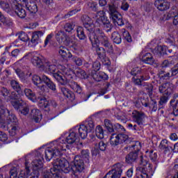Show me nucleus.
<instances>
[{"mask_svg":"<svg viewBox=\"0 0 178 178\" xmlns=\"http://www.w3.org/2000/svg\"><path fill=\"white\" fill-rule=\"evenodd\" d=\"M83 143L77 138L76 132L72 129L69 133L53 141L50 144V147L44 150L45 159L47 162H49L54 156H59L63 151L70 149L72 146L81 147Z\"/></svg>","mask_w":178,"mask_h":178,"instance_id":"nucleus-1","label":"nucleus"},{"mask_svg":"<svg viewBox=\"0 0 178 178\" xmlns=\"http://www.w3.org/2000/svg\"><path fill=\"white\" fill-rule=\"evenodd\" d=\"M89 39L92 44V47L95 49V51L100 59H105V65L111 66V60L106 57L105 49L99 47V44H102L105 48L108 49H112L113 46L109 42L108 37L105 35V33L99 29H96L95 32H92L89 34Z\"/></svg>","mask_w":178,"mask_h":178,"instance_id":"nucleus-2","label":"nucleus"},{"mask_svg":"<svg viewBox=\"0 0 178 178\" xmlns=\"http://www.w3.org/2000/svg\"><path fill=\"white\" fill-rule=\"evenodd\" d=\"M44 67L53 74V77L59 86H67L69 76L73 74V70L63 65H58L56 60L54 61H44Z\"/></svg>","mask_w":178,"mask_h":178,"instance_id":"nucleus-3","label":"nucleus"},{"mask_svg":"<svg viewBox=\"0 0 178 178\" xmlns=\"http://www.w3.org/2000/svg\"><path fill=\"white\" fill-rule=\"evenodd\" d=\"M42 151L41 149L35 153V159L33 160L31 165L33 168V172L31 175L30 169L29 168V162L26 161L25 162V170H21L19 172V177L22 178H38L39 170L42 169V161H44V157H42Z\"/></svg>","mask_w":178,"mask_h":178,"instance_id":"nucleus-4","label":"nucleus"},{"mask_svg":"<svg viewBox=\"0 0 178 178\" xmlns=\"http://www.w3.org/2000/svg\"><path fill=\"white\" fill-rule=\"evenodd\" d=\"M108 13L110 19H112L113 23L116 26H123L124 23L123 19H122V15L118 12V6L116 4H109L108 5Z\"/></svg>","mask_w":178,"mask_h":178,"instance_id":"nucleus-5","label":"nucleus"},{"mask_svg":"<svg viewBox=\"0 0 178 178\" xmlns=\"http://www.w3.org/2000/svg\"><path fill=\"white\" fill-rule=\"evenodd\" d=\"M140 165L141 166L136 168V175L138 178H149L147 172H149L152 176V165L148 163L147 160L142 159Z\"/></svg>","mask_w":178,"mask_h":178,"instance_id":"nucleus-6","label":"nucleus"},{"mask_svg":"<svg viewBox=\"0 0 178 178\" xmlns=\"http://www.w3.org/2000/svg\"><path fill=\"white\" fill-rule=\"evenodd\" d=\"M95 17V26H97V27H101V26H103L104 29H108V31L109 30H112V24H111V22H109V19H108L106 13H105L104 10L97 12Z\"/></svg>","mask_w":178,"mask_h":178,"instance_id":"nucleus-7","label":"nucleus"},{"mask_svg":"<svg viewBox=\"0 0 178 178\" xmlns=\"http://www.w3.org/2000/svg\"><path fill=\"white\" fill-rule=\"evenodd\" d=\"M26 59L31 60L33 66H36V67L44 70V64L45 62H42V60L38 54L35 52L28 53L20 60H26Z\"/></svg>","mask_w":178,"mask_h":178,"instance_id":"nucleus-8","label":"nucleus"},{"mask_svg":"<svg viewBox=\"0 0 178 178\" xmlns=\"http://www.w3.org/2000/svg\"><path fill=\"white\" fill-rule=\"evenodd\" d=\"M52 170H61L64 173H69L72 170L69 161L65 159H56L54 162Z\"/></svg>","mask_w":178,"mask_h":178,"instance_id":"nucleus-9","label":"nucleus"},{"mask_svg":"<svg viewBox=\"0 0 178 178\" xmlns=\"http://www.w3.org/2000/svg\"><path fill=\"white\" fill-rule=\"evenodd\" d=\"M129 142V136L126 134H113L110 138V144L113 147H116L119 144Z\"/></svg>","mask_w":178,"mask_h":178,"instance_id":"nucleus-10","label":"nucleus"},{"mask_svg":"<svg viewBox=\"0 0 178 178\" xmlns=\"http://www.w3.org/2000/svg\"><path fill=\"white\" fill-rule=\"evenodd\" d=\"M10 103L15 109H17V111L19 110L22 115H29V106H27V104H26L23 100H12L10 101Z\"/></svg>","mask_w":178,"mask_h":178,"instance_id":"nucleus-11","label":"nucleus"},{"mask_svg":"<svg viewBox=\"0 0 178 178\" xmlns=\"http://www.w3.org/2000/svg\"><path fill=\"white\" fill-rule=\"evenodd\" d=\"M71 170L73 172H81L84 170V161L81 159L80 156H76L74 161L71 163Z\"/></svg>","mask_w":178,"mask_h":178,"instance_id":"nucleus-12","label":"nucleus"},{"mask_svg":"<svg viewBox=\"0 0 178 178\" xmlns=\"http://www.w3.org/2000/svg\"><path fill=\"white\" fill-rule=\"evenodd\" d=\"M56 39L59 44H63L69 47H73V41L63 31H59L56 34Z\"/></svg>","mask_w":178,"mask_h":178,"instance_id":"nucleus-13","label":"nucleus"},{"mask_svg":"<svg viewBox=\"0 0 178 178\" xmlns=\"http://www.w3.org/2000/svg\"><path fill=\"white\" fill-rule=\"evenodd\" d=\"M12 8L13 12L11 13V15L15 13L21 19H24V17H26V10L22 8V5H20L19 2H14L12 4Z\"/></svg>","mask_w":178,"mask_h":178,"instance_id":"nucleus-14","label":"nucleus"},{"mask_svg":"<svg viewBox=\"0 0 178 178\" xmlns=\"http://www.w3.org/2000/svg\"><path fill=\"white\" fill-rule=\"evenodd\" d=\"M132 118L134 122L138 124V126L143 127L144 126V119H145V114L143 112L134 111L132 113Z\"/></svg>","mask_w":178,"mask_h":178,"instance_id":"nucleus-15","label":"nucleus"},{"mask_svg":"<svg viewBox=\"0 0 178 178\" xmlns=\"http://www.w3.org/2000/svg\"><path fill=\"white\" fill-rule=\"evenodd\" d=\"M81 20L83 23L85 29H87L89 31H90L89 34H91V33H95V30H97V29H99L95 27L94 31H92V27H94V22H92V19H91V18L88 15H83L81 18Z\"/></svg>","mask_w":178,"mask_h":178,"instance_id":"nucleus-16","label":"nucleus"},{"mask_svg":"<svg viewBox=\"0 0 178 178\" xmlns=\"http://www.w3.org/2000/svg\"><path fill=\"white\" fill-rule=\"evenodd\" d=\"M72 130H74L75 134L79 133V136L81 138L84 140V138H87V136L88 134V129L84 124H82L79 126H76L74 128L72 129Z\"/></svg>","mask_w":178,"mask_h":178,"instance_id":"nucleus-17","label":"nucleus"},{"mask_svg":"<svg viewBox=\"0 0 178 178\" xmlns=\"http://www.w3.org/2000/svg\"><path fill=\"white\" fill-rule=\"evenodd\" d=\"M173 90V84L170 83H163L159 87V90L161 94L163 95L169 96L172 94V90Z\"/></svg>","mask_w":178,"mask_h":178,"instance_id":"nucleus-18","label":"nucleus"},{"mask_svg":"<svg viewBox=\"0 0 178 178\" xmlns=\"http://www.w3.org/2000/svg\"><path fill=\"white\" fill-rule=\"evenodd\" d=\"M154 5L158 10L161 12H164V10H168L170 8V3L166 0H157L155 1Z\"/></svg>","mask_w":178,"mask_h":178,"instance_id":"nucleus-19","label":"nucleus"},{"mask_svg":"<svg viewBox=\"0 0 178 178\" xmlns=\"http://www.w3.org/2000/svg\"><path fill=\"white\" fill-rule=\"evenodd\" d=\"M1 95H3L4 98H6L7 99L8 98H10V99H12L11 101H15V100L17 101L18 97L16 92H13L10 93L9 90H8L6 88H1Z\"/></svg>","mask_w":178,"mask_h":178,"instance_id":"nucleus-20","label":"nucleus"},{"mask_svg":"<svg viewBox=\"0 0 178 178\" xmlns=\"http://www.w3.org/2000/svg\"><path fill=\"white\" fill-rule=\"evenodd\" d=\"M32 81L35 86H38L41 91L44 92H48V88L45 86H40L42 83V78L38 76V75H33L32 77Z\"/></svg>","mask_w":178,"mask_h":178,"instance_id":"nucleus-21","label":"nucleus"},{"mask_svg":"<svg viewBox=\"0 0 178 178\" xmlns=\"http://www.w3.org/2000/svg\"><path fill=\"white\" fill-rule=\"evenodd\" d=\"M58 54L63 59H72V58H73L72 53H70L69 49L64 46H60L59 47Z\"/></svg>","mask_w":178,"mask_h":178,"instance_id":"nucleus-22","label":"nucleus"},{"mask_svg":"<svg viewBox=\"0 0 178 178\" xmlns=\"http://www.w3.org/2000/svg\"><path fill=\"white\" fill-rule=\"evenodd\" d=\"M30 115L31 119H33V120L36 123H39V122H41V120L42 119V114L41 113V111L35 108L31 109Z\"/></svg>","mask_w":178,"mask_h":178,"instance_id":"nucleus-23","label":"nucleus"},{"mask_svg":"<svg viewBox=\"0 0 178 178\" xmlns=\"http://www.w3.org/2000/svg\"><path fill=\"white\" fill-rule=\"evenodd\" d=\"M21 2H23V5H25L26 9L31 12V13H36L38 10L37 4L35 2H27V0H21Z\"/></svg>","mask_w":178,"mask_h":178,"instance_id":"nucleus-24","label":"nucleus"},{"mask_svg":"<svg viewBox=\"0 0 178 178\" xmlns=\"http://www.w3.org/2000/svg\"><path fill=\"white\" fill-rule=\"evenodd\" d=\"M141 56L142 62H144V63H146L147 65H154L155 60H154L152 54L150 53L142 52Z\"/></svg>","mask_w":178,"mask_h":178,"instance_id":"nucleus-25","label":"nucleus"},{"mask_svg":"<svg viewBox=\"0 0 178 178\" xmlns=\"http://www.w3.org/2000/svg\"><path fill=\"white\" fill-rule=\"evenodd\" d=\"M42 79L43 83L46 84L49 90H51V91H56V85L52 81H51L49 77L47 76L46 75H42Z\"/></svg>","mask_w":178,"mask_h":178,"instance_id":"nucleus-26","label":"nucleus"},{"mask_svg":"<svg viewBox=\"0 0 178 178\" xmlns=\"http://www.w3.org/2000/svg\"><path fill=\"white\" fill-rule=\"evenodd\" d=\"M159 148H160L161 151H163L165 154L166 152H168V151L173 149L172 146L170 145V143H169V142L166 139H163L161 141Z\"/></svg>","mask_w":178,"mask_h":178,"instance_id":"nucleus-27","label":"nucleus"},{"mask_svg":"<svg viewBox=\"0 0 178 178\" xmlns=\"http://www.w3.org/2000/svg\"><path fill=\"white\" fill-rule=\"evenodd\" d=\"M69 79H72V74L68 77L67 84H68V86H70V87H71V88L75 92H77V94H81V88L80 87V86H79V84H77V83H76L73 81H70Z\"/></svg>","mask_w":178,"mask_h":178,"instance_id":"nucleus-28","label":"nucleus"},{"mask_svg":"<svg viewBox=\"0 0 178 178\" xmlns=\"http://www.w3.org/2000/svg\"><path fill=\"white\" fill-rule=\"evenodd\" d=\"M91 76H92L95 81H101V80H106L107 77V75L106 74H105V72H99L98 71L92 72Z\"/></svg>","mask_w":178,"mask_h":178,"instance_id":"nucleus-29","label":"nucleus"},{"mask_svg":"<svg viewBox=\"0 0 178 178\" xmlns=\"http://www.w3.org/2000/svg\"><path fill=\"white\" fill-rule=\"evenodd\" d=\"M167 49L168 47L166 46H157L153 50V54L154 55H157L158 56H161V55H165V54H168Z\"/></svg>","mask_w":178,"mask_h":178,"instance_id":"nucleus-30","label":"nucleus"},{"mask_svg":"<svg viewBox=\"0 0 178 178\" xmlns=\"http://www.w3.org/2000/svg\"><path fill=\"white\" fill-rule=\"evenodd\" d=\"M44 35V32L41 31H35L33 33L32 35V38H31V42L33 44V45H37L38 44V40L41 38Z\"/></svg>","mask_w":178,"mask_h":178,"instance_id":"nucleus-31","label":"nucleus"},{"mask_svg":"<svg viewBox=\"0 0 178 178\" xmlns=\"http://www.w3.org/2000/svg\"><path fill=\"white\" fill-rule=\"evenodd\" d=\"M38 102V106L42 109H47L49 106V102L44 97H37L36 102Z\"/></svg>","mask_w":178,"mask_h":178,"instance_id":"nucleus-32","label":"nucleus"},{"mask_svg":"<svg viewBox=\"0 0 178 178\" xmlns=\"http://www.w3.org/2000/svg\"><path fill=\"white\" fill-rule=\"evenodd\" d=\"M15 73H17L18 77H19V79L22 81L25 80L26 79H29V77L31 76V72H24L20 69H17L15 70Z\"/></svg>","mask_w":178,"mask_h":178,"instance_id":"nucleus-33","label":"nucleus"},{"mask_svg":"<svg viewBox=\"0 0 178 178\" xmlns=\"http://www.w3.org/2000/svg\"><path fill=\"white\" fill-rule=\"evenodd\" d=\"M24 94L26 97L32 102H37V96H35V93L33 92V91L30 89H25Z\"/></svg>","mask_w":178,"mask_h":178,"instance_id":"nucleus-34","label":"nucleus"},{"mask_svg":"<svg viewBox=\"0 0 178 178\" xmlns=\"http://www.w3.org/2000/svg\"><path fill=\"white\" fill-rule=\"evenodd\" d=\"M138 156L137 152H131L126 156V162L127 163H133V162H136Z\"/></svg>","mask_w":178,"mask_h":178,"instance_id":"nucleus-35","label":"nucleus"},{"mask_svg":"<svg viewBox=\"0 0 178 178\" xmlns=\"http://www.w3.org/2000/svg\"><path fill=\"white\" fill-rule=\"evenodd\" d=\"M83 125L86 126V129H88L89 133H91L92 130H94V128L95 127V124L94 123V121L91 118L88 119L85 122V124H83Z\"/></svg>","mask_w":178,"mask_h":178,"instance_id":"nucleus-36","label":"nucleus"},{"mask_svg":"<svg viewBox=\"0 0 178 178\" xmlns=\"http://www.w3.org/2000/svg\"><path fill=\"white\" fill-rule=\"evenodd\" d=\"M0 5L3 10H4L7 13H10V15H12V12H13V8L11 6H9V3H8L6 1H2L0 3Z\"/></svg>","mask_w":178,"mask_h":178,"instance_id":"nucleus-37","label":"nucleus"},{"mask_svg":"<svg viewBox=\"0 0 178 178\" xmlns=\"http://www.w3.org/2000/svg\"><path fill=\"white\" fill-rule=\"evenodd\" d=\"M95 134L97 138L102 140L104 138V129L100 125L97 126L95 129Z\"/></svg>","mask_w":178,"mask_h":178,"instance_id":"nucleus-38","label":"nucleus"},{"mask_svg":"<svg viewBox=\"0 0 178 178\" xmlns=\"http://www.w3.org/2000/svg\"><path fill=\"white\" fill-rule=\"evenodd\" d=\"M111 38L115 44H120L122 42V38L119 32H113L111 35Z\"/></svg>","mask_w":178,"mask_h":178,"instance_id":"nucleus-39","label":"nucleus"},{"mask_svg":"<svg viewBox=\"0 0 178 178\" xmlns=\"http://www.w3.org/2000/svg\"><path fill=\"white\" fill-rule=\"evenodd\" d=\"M77 37L79 40H86V35L84 34V29L81 26H78L76 29Z\"/></svg>","mask_w":178,"mask_h":178,"instance_id":"nucleus-40","label":"nucleus"},{"mask_svg":"<svg viewBox=\"0 0 178 178\" xmlns=\"http://www.w3.org/2000/svg\"><path fill=\"white\" fill-rule=\"evenodd\" d=\"M11 87L17 91V92H20L22 88L20 87V84H19V82L15 80H12L10 81Z\"/></svg>","mask_w":178,"mask_h":178,"instance_id":"nucleus-41","label":"nucleus"},{"mask_svg":"<svg viewBox=\"0 0 178 178\" xmlns=\"http://www.w3.org/2000/svg\"><path fill=\"white\" fill-rule=\"evenodd\" d=\"M104 126L106 129H107L108 131L110 133H113V125H112V122L109 120H104Z\"/></svg>","mask_w":178,"mask_h":178,"instance_id":"nucleus-42","label":"nucleus"},{"mask_svg":"<svg viewBox=\"0 0 178 178\" xmlns=\"http://www.w3.org/2000/svg\"><path fill=\"white\" fill-rule=\"evenodd\" d=\"M54 168H51L48 171H44L43 173V177L44 178H54V172H56V170H53Z\"/></svg>","mask_w":178,"mask_h":178,"instance_id":"nucleus-43","label":"nucleus"},{"mask_svg":"<svg viewBox=\"0 0 178 178\" xmlns=\"http://www.w3.org/2000/svg\"><path fill=\"white\" fill-rule=\"evenodd\" d=\"M122 35H123L124 40H126V41H127V42H131V41H133V40L131 39V36L130 35V33H129V31L123 29L122 30Z\"/></svg>","mask_w":178,"mask_h":178,"instance_id":"nucleus-44","label":"nucleus"},{"mask_svg":"<svg viewBox=\"0 0 178 178\" xmlns=\"http://www.w3.org/2000/svg\"><path fill=\"white\" fill-rule=\"evenodd\" d=\"M149 79V76H147L146 78H144V76H141L140 79L134 77V81L135 84H137V86L141 85V81H144V80H148Z\"/></svg>","mask_w":178,"mask_h":178,"instance_id":"nucleus-45","label":"nucleus"},{"mask_svg":"<svg viewBox=\"0 0 178 178\" xmlns=\"http://www.w3.org/2000/svg\"><path fill=\"white\" fill-rule=\"evenodd\" d=\"M72 60L75 63L77 66H81L83 65V59L79 57H72Z\"/></svg>","mask_w":178,"mask_h":178,"instance_id":"nucleus-46","label":"nucleus"},{"mask_svg":"<svg viewBox=\"0 0 178 178\" xmlns=\"http://www.w3.org/2000/svg\"><path fill=\"white\" fill-rule=\"evenodd\" d=\"M101 69V64L98 61H95L92 65V72H98Z\"/></svg>","mask_w":178,"mask_h":178,"instance_id":"nucleus-47","label":"nucleus"},{"mask_svg":"<svg viewBox=\"0 0 178 178\" xmlns=\"http://www.w3.org/2000/svg\"><path fill=\"white\" fill-rule=\"evenodd\" d=\"M159 77H160L161 80H168L169 79V77H170V73L166 72V73L163 74V72L161 71V72H160V74H159Z\"/></svg>","mask_w":178,"mask_h":178,"instance_id":"nucleus-48","label":"nucleus"},{"mask_svg":"<svg viewBox=\"0 0 178 178\" xmlns=\"http://www.w3.org/2000/svg\"><path fill=\"white\" fill-rule=\"evenodd\" d=\"M19 38L21 41H24V42H26V41H29V35H27L24 32L19 33Z\"/></svg>","mask_w":178,"mask_h":178,"instance_id":"nucleus-49","label":"nucleus"},{"mask_svg":"<svg viewBox=\"0 0 178 178\" xmlns=\"http://www.w3.org/2000/svg\"><path fill=\"white\" fill-rule=\"evenodd\" d=\"M64 29L67 33H72L74 29V26H73L72 24L67 23L65 25Z\"/></svg>","mask_w":178,"mask_h":178,"instance_id":"nucleus-50","label":"nucleus"},{"mask_svg":"<svg viewBox=\"0 0 178 178\" xmlns=\"http://www.w3.org/2000/svg\"><path fill=\"white\" fill-rule=\"evenodd\" d=\"M61 91L63 95H65V97H67V98H69V97H70V90H69V89L63 87L61 88Z\"/></svg>","mask_w":178,"mask_h":178,"instance_id":"nucleus-51","label":"nucleus"},{"mask_svg":"<svg viewBox=\"0 0 178 178\" xmlns=\"http://www.w3.org/2000/svg\"><path fill=\"white\" fill-rule=\"evenodd\" d=\"M149 156L152 161H155L158 156V154H156V152H154V151L152 150L149 152Z\"/></svg>","mask_w":178,"mask_h":178,"instance_id":"nucleus-52","label":"nucleus"},{"mask_svg":"<svg viewBox=\"0 0 178 178\" xmlns=\"http://www.w3.org/2000/svg\"><path fill=\"white\" fill-rule=\"evenodd\" d=\"M6 140H8V135L2 131H0V141H3V143H5Z\"/></svg>","mask_w":178,"mask_h":178,"instance_id":"nucleus-53","label":"nucleus"},{"mask_svg":"<svg viewBox=\"0 0 178 178\" xmlns=\"http://www.w3.org/2000/svg\"><path fill=\"white\" fill-rule=\"evenodd\" d=\"M78 76L79 77H80V79H87V77H88L87 76V74L86 73V71L84 70L79 71L78 73Z\"/></svg>","mask_w":178,"mask_h":178,"instance_id":"nucleus-54","label":"nucleus"},{"mask_svg":"<svg viewBox=\"0 0 178 178\" xmlns=\"http://www.w3.org/2000/svg\"><path fill=\"white\" fill-rule=\"evenodd\" d=\"M52 37H54L53 34H49L47 36L45 41H44V47H47L48 44H49L51 40H52Z\"/></svg>","mask_w":178,"mask_h":178,"instance_id":"nucleus-55","label":"nucleus"},{"mask_svg":"<svg viewBox=\"0 0 178 178\" xmlns=\"http://www.w3.org/2000/svg\"><path fill=\"white\" fill-rule=\"evenodd\" d=\"M98 145L100 151H105V149H106V144H105L104 142L100 141Z\"/></svg>","mask_w":178,"mask_h":178,"instance_id":"nucleus-56","label":"nucleus"},{"mask_svg":"<svg viewBox=\"0 0 178 178\" xmlns=\"http://www.w3.org/2000/svg\"><path fill=\"white\" fill-rule=\"evenodd\" d=\"M88 8L92 9V10H97V4L95 2H90L88 3Z\"/></svg>","mask_w":178,"mask_h":178,"instance_id":"nucleus-57","label":"nucleus"},{"mask_svg":"<svg viewBox=\"0 0 178 178\" xmlns=\"http://www.w3.org/2000/svg\"><path fill=\"white\" fill-rule=\"evenodd\" d=\"M131 73L133 76H137V74H140V73H141V70H140V68H134L131 71Z\"/></svg>","mask_w":178,"mask_h":178,"instance_id":"nucleus-58","label":"nucleus"},{"mask_svg":"<svg viewBox=\"0 0 178 178\" xmlns=\"http://www.w3.org/2000/svg\"><path fill=\"white\" fill-rule=\"evenodd\" d=\"M61 170H56V172H53V177L54 178H62V175H60Z\"/></svg>","mask_w":178,"mask_h":178,"instance_id":"nucleus-59","label":"nucleus"},{"mask_svg":"<svg viewBox=\"0 0 178 178\" xmlns=\"http://www.w3.org/2000/svg\"><path fill=\"white\" fill-rule=\"evenodd\" d=\"M178 104V93L174 95V98L170 101V105L172 106L173 104Z\"/></svg>","mask_w":178,"mask_h":178,"instance_id":"nucleus-60","label":"nucleus"},{"mask_svg":"<svg viewBox=\"0 0 178 178\" xmlns=\"http://www.w3.org/2000/svg\"><path fill=\"white\" fill-rule=\"evenodd\" d=\"M166 102H168V97L166 96L161 97L159 102L160 105H165Z\"/></svg>","mask_w":178,"mask_h":178,"instance_id":"nucleus-61","label":"nucleus"},{"mask_svg":"<svg viewBox=\"0 0 178 178\" xmlns=\"http://www.w3.org/2000/svg\"><path fill=\"white\" fill-rule=\"evenodd\" d=\"M173 109V115L175 116H178V103L175 104V105L172 106Z\"/></svg>","mask_w":178,"mask_h":178,"instance_id":"nucleus-62","label":"nucleus"},{"mask_svg":"<svg viewBox=\"0 0 178 178\" xmlns=\"http://www.w3.org/2000/svg\"><path fill=\"white\" fill-rule=\"evenodd\" d=\"M129 6H130L129 5V3H127V2H123L121 6V9L122 10H129Z\"/></svg>","mask_w":178,"mask_h":178,"instance_id":"nucleus-63","label":"nucleus"},{"mask_svg":"<svg viewBox=\"0 0 178 178\" xmlns=\"http://www.w3.org/2000/svg\"><path fill=\"white\" fill-rule=\"evenodd\" d=\"M16 130H17L16 127H12L9 131L10 136H16Z\"/></svg>","mask_w":178,"mask_h":178,"instance_id":"nucleus-64","label":"nucleus"}]
</instances>
